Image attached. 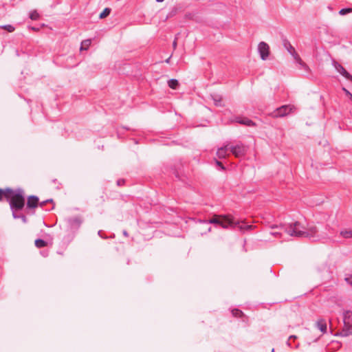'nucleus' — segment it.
Returning <instances> with one entry per match:
<instances>
[{"label": "nucleus", "instance_id": "obj_1", "mask_svg": "<svg viewBox=\"0 0 352 352\" xmlns=\"http://www.w3.org/2000/svg\"><path fill=\"white\" fill-rule=\"evenodd\" d=\"M272 228H278L280 230V232H271L272 235H280L281 236L283 232L287 233L290 236L296 237H308L309 239H315L318 237V229L316 226H310L307 230H302V226L300 223L296 221L294 223L280 225V226H272Z\"/></svg>", "mask_w": 352, "mask_h": 352}, {"label": "nucleus", "instance_id": "obj_2", "mask_svg": "<svg viewBox=\"0 0 352 352\" xmlns=\"http://www.w3.org/2000/svg\"><path fill=\"white\" fill-rule=\"evenodd\" d=\"M7 191L10 193V208L12 211L19 210L23 208L25 204V199L23 197V191L21 189H18L16 191L8 188Z\"/></svg>", "mask_w": 352, "mask_h": 352}, {"label": "nucleus", "instance_id": "obj_3", "mask_svg": "<svg viewBox=\"0 0 352 352\" xmlns=\"http://www.w3.org/2000/svg\"><path fill=\"white\" fill-rule=\"evenodd\" d=\"M201 222L206 223L217 224V225L221 226L223 228H228L230 227L234 228L237 224L229 216H221V215H214L213 217L211 218L210 219H209L208 221L204 220V221H201Z\"/></svg>", "mask_w": 352, "mask_h": 352}, {"label": "nucleus", "instance_id": "obj_4", "mask_svg": "<svg viewBox=\"0 0 352 352\" xmlns=\"http://www.w3.org/2000/svg\"><path fill=\"white\" fill-rule=\"evenodd\" d=\"M344 328L341 332L343 336H352V312L346 311L344 314Z\"/></svg>", "mask_w": 352, "mask_h": 352}, {"label": "nucleus", "instance_id": "obj_5", "mask_svg": "<svg viewBox=\"0 0 352 352\" xmlns=\"http://www.w3.org/2000/svg\"><path fill=\"white\" fill-rule=\"evenodd\" d=\"M283 46L300 65L306 69H308V66L301 60L299 55L296 53L294 47L287 40L283 41Z\"/></svg>", "mask_w": 352, "mask_h": 352}, {"label": "nucleus", "instance_id": "obj_6", "mask_svg": "<svg viewBox=\"0 0 352 352\" xmlns=\"http://www.w3.org/2000/svg\"><path fill=\"white\" fill-rule=\"evenodd\" d=\"M292 109L293 107H292L291 105H283L280 107L277 108L270 115L272 118L284 117L288 115L290 112H292Z\"/></svg>", "mask_w": 352, "mask_h": 352}, {"label": "nucleus", "instance_id": "obj_7", "mask_svg": "<svg viewBox=\"0 0 352 352\" xmlns=\"http://www.w3.org/2000/svg\"><path fill=\"white\" fill-rule=\"evenodd\" d=\"M230 152L236 157H241L245 155L246 147L242 143H239L234 146H230Z\"/></svg>", "mask_w": 352, "mask_h": 352}, {"label": "nucleus", "instance_id": "obj_8", "mask_svg": "<svg viewBox=\"0 0 352 352\" xmlns=\"http://www.w3.org/2000/svg\"><path fill=\"white\" fill-rule=\"evenodd\" d=\"M258 51L262 60H265L268 58L270 47L266 43L263 41L259 43L258 45Z\"/></svg>", "mask_w": 352, "mask_h": 352}, {"label": "nucleus", "instance_id": "obj_9", "mask_svg": "<svg viewBox=\"0 0 352 352\" xmlns=\"http://www.w3.org/2000/svg\"><path fill=\"white\" fill-rule=\"evenodd\" d=\"M333 65L338 73L346 79L352 81V75H351L340 63L333 60Z\"/></svg>", "mask_w": 352, "mask_h": 352}, {"label": "nucleus", "instance_id": "obj_10", "mask_svg": "<svg viewBox=\"0 0 352 352\" xmlns=\"http://www.w3.org/2000/svg\"><path fill=\"white\" fill-rule=\"evenodd\" d=\"M230 150V147L228 144H226L223 146H221V148H219L217 151V156L219 159H223L226 158L228 155V151Z\"/></svg>", "mask_w": 352, "mask_h": 352}, {"label": "nucleus", "instance_id": "obj_11", "mask_svg": "<svg viewBox=\"0 0 352 352\" xmlns=\"http://www.w3.org/2000/svg\"><path fill=\"white\" fill-rule=\"evenodd\" d=\"M235 121L239 124L248 126H256L255 122H254L252 120L247 118H236Z\"/></svg>", "mask_w": 352, "mask_h": 352}, {"label": "nucleus", "instance_id": "obj_12", "mask_svg": "<svg viewBox=\"0 0 352 352\" xmlns=\"http://www.w3.org/2000/svg\"><path fill=\"white\" fill-rule=\"evenodd\" d=\"M38 205V198L36 196L31 195L28 197L27 207L29 208H35Z\"/></svg>", "mask_w": 352, "mask_h": 352}, {"label": "nucleus", "instance_id": "obj_13", "mask_svg": "<svg viewBox=\"0 0 352 352\" xmlns=\"http://www.w3.org/2000/svg\"><path fill=\"white\" fill-rule=\"evenodd\" d=\"M72 228L77 229L81 224V221L78 217L69 219L68 221Z\"/></svg>", "mask_w": 352, "mask_h": 352}, {"label": "nucleus", "instance_id": "obj_14", "mask_svg": "<svg viewBox=\"0 0 352 352\" xmlns=\"http://www.w3.org/2000/svg\"><path fill=\"white\" fill-rule=\"evenodd\" d=\"M316 326L318 329L322 333H325L327 331V324L324 320L320 319L316 322Z\"/></svg>", "mask_w": 352, "mask_h": 352}, {"label": "nucleus", "instance_id": "obj_15", "mask_svg": "<svg viewBox=\"0 0 352 352\" xmlns=\"http://www.w3.org/2000/svg\"><path fill=\"white\" fill-rule=\"evenodd\" d=\"M340 234L345 239L352 238V230H342L340 231Z\"/></svg>", "mask_w": 352, "mask_h": 352}, {"label": "nucleus", "instance_id": "obj_16", "mask_svg": "<svg viewBox=\"0 0 352 352\" xmlns=\"http://www.w3.org/2000/svg\"><path fill=\"white\" fill-rule=\"evenodd\" d=\"M214 102V104L216 106H219L221 107L222 105L221 102H222V98H221V96H219V95H217V94H214V95H212L211 96Z\"/></svg>", "mask_w": 352, "mask_h": 352}, {"label": "nucleus", "instance_id": "obj_17", "mask_svg": "<svg viewBox=\"0 0 352 352\" xmlns=\"http://www.w3.org/2000/svg\"><path fill=\"white\" fill-rule=\"evenodd\" d=\"M168 85L171 89H177L179 82L176 79H170L168 81Z\"/></svg>", "mask_w": 352, "mask_h": 352}, {"label": "nucleus", "instance_id": "obj_18", "mask_svg": "<svg viewBox=\"0 0 352 352\" xmlns=\"http://www.w3.org/2000/svg\"><path fill=\"white\" fill-rule=\"evenodd\" d=\"M34 243H35L36 247L38 248H43L45 246H46V245H47V242L41 239H36Z\"/></svg>", "mask_w": 352, "mask_h": 352}, {"label": "nucleus", "instance_id": "obj_19", "mask_svg": "<svg viewBox=\"0 0 352 352\" xmlns=\"http://www.w3.org/2000/svg\"><path fill=\"white\" fill-rule=\"evenodd\" d=\"M90 44H91V40L90 39H87V40L83 41L81 43L80 50H87L89 47Z\"/></svg>", "mask_w": 352, "mask_h": 352}, {"label": "nucleus", "instance_id": "obj_20", "mask_svg": "<svg viewBox=\"0 0 352 352\" xmlns=\"http://www.w3.org/2000/svg\"><path fill=\"white\" fill-rule=\"evenodd\" d=\"M111 12V9L106 8L100 14V19H103L107 16Z\"/></svg>", "mask_w": 352, "mask_h": 352}, {"label": "nucleus", "instance_id": "obj_21", "mask_svg": "<svg viewBox=\"0 0 352 352\" xmlns=\"http://www.w3.org/2000/svg\"><path fill=\"white\" fill-rule=\"evenodd\" d=\"M30 18L32 20H37L39 18V14L36 10H33L30 14Z\"/></svg>", "mask_w": 352, "mask_h": 352}, {"label": "nucleus", "instance_id": "obj_22", "mask_svg": "<svg viewBox=\"0 0 352 352\" xmlns=\"http://www.w3.org/2000/svg\"><path fill=\"white\" fill-rule=\"evenodd\" d=\"M1 28L6 30L9 32H12L15 30L14 28L11 25H2V26H1Z\"/></svg>", "mask_w": 352, "mask_h": 352}, {"label": "nucleus", "instance_id": "obj_23", "mask_svg": "<svg viewBox=\"0 0 352 352\" xmlns=\"http://www.w3.org/2000/svg\"><path fill=\"white\" fill-rule=\"evenodd\" d=\"M3 195L6 196L8 199L10 197V193L7 191V189L6 190H3L0 188V200L2 199Z\"/></svg>", "mask_w": 352, "mask_h": 352}, {"label": "nucleus", "instance_id": "obj_24", "mask_svg": "<svg viewBox=\"0 0 352 352\" xmlns=\"http://www.w3.org/2000/svg\"><path fill=\"white\" fill-rule=\"evenodd\" d=\"M232 314L233 316L236 317H241L243 315V312L237 309H234L232 311Z\"/></svg>", "mask_w": 352, "mask_h": 352}, {"label": "nucleus", "instance_id": "obj_25", "mask_svg": "<svg viewBox=\"0 0 352 352\" xmlns=\"http://www.w3.org/2000/svg\"><path fill=\"white\" fill-rule=\"evenodd\" d=\"M352 12V9L351 8H343V9H341L340 11H339V14L340 15H344V14H346L349 12Z\"/></svg>", "mask_w": 352, "mask_h": 352}, {"label": "nucleus", "instance_id": "obj_26", "mask_svg": "<svg viewBox=\"0 0 352 352\" xmlns=\"http://www.w3.org/2000/svg\"><path fill=\"white\" fill-rule=\"evenodd\" d=\"M344 280L347 283V284H349V285H351L352 287V275H351L348 277H346L344 278Z\"/></svg>", "mask_w": 352, "mask_h": 352}, {"label": "nucleus", "instance_id": "obj_27", "mask_svg": "<svg viewBox=\"0 0 352 352\" xmlns=\"http://www.w3.org/2000/svg\"><path fill=\"white\" fill-rule=\"evenodd\" d=\"M342 90L344 91V93L346 94V95L350 98V99H352V94L351 93L348 91L346 88L343 87L342 88Z\"/></svg>", "mask_w": 352, "mask_h": 352}, {"label": "nucleus", "instance_id": "obj_28", "mask_svg": "<svg viewBox=\"0 0 352 352\" xmlns=\"http://www.w3.org/2000/svg\"><path fill=\"white\" fill-rule=\"evenodd\" d=\"M50 201L52 202V199H47V200L43 201L41 202L39 204V205L41 207H43L46 203L50 202Z\"/></svg>", "mask_w": 352, "mask_h": 352}, {"label": "nucleus", "instance_id": "obj_29", "mask_svg": "<svg viewBox=\"0 0 352 352\" xmlns=\"http://www.w3.org/2000/svg\"><path fill=\"white\" fill-rule=\"evenodd\" d=\"M216 164L217 166H220L222 170L225 169V167L223 166V165L222 164V163L221 162L216 160Z\"/></svg>", "mask_w": 352, "mask_h": 352}, {"label": "nucleus", "instance_id": "obj_30", "mask_svg": "<svg viewBox=\"0 0 352 352\" xmlns=\"http://www.w3.org/2000/svg\"><path fill=\"white\" fill-rule=\"evenodd\" d=\"M16 210L12 211V216L14 219H18L20 217V215H17L15 212Z\"/></svg>", "mask_w": 352, "mask_h": 352}, {"label": "nucleus", "instance_id": "obj_31", "mask_svg": "<svg viewBox=\"0 0 352 352\" xmlns=\"http://www.w3.org/2000/svg\"><path fill=\"white\" fill-rule=\"evenodd\" d=\"M19 218H21L24 223L26 222V217L24 215H20Z\"/></svg>", "mask_w": 352, "mask_h": 352}, {"label": "nucleus", "instance_id": "obj_32", "mask_svg": "<svg viewBox=\"0 0 352 352\" xmlns=\"http://www.w3.org/2000/svg\"><path fill=\"white\" fill-rule=\"evenodd\" d=\"M173 47L174 49H176V47H177V41H176V38L175 39V41L173 43Z\"/></svg>", "mask_w": 352, "mask_h": 352}, {"label": "nucleus", "instance_id": "obj_33", "mask_svg": "<svg viewBox=\"0 0 352 352\" xmlns=\"http://www.w3.org/2000/svg\"><path fill=\"white\" fill-rule=\"evenodd\" d=\"M123 182H124V180H122V181L121 180H118L117 182L118 186L121 185V184L123 183Z\"/></svg>", "mask_w": 352, "mask_h": 352}, {"label": "nucleus", "instance_id": "obj_34", "mask_svg": "<svg viewBox=\"0 0 352 352\" xmlns=\"http://www.w3.org/2000/svg\"><path fill=\"white\" fill-rule=\"evenodd\" d=\"M123 234L125 236H128V233L126 230H124L123 231Z\"/></svg>", "mask_w": 352, "mask_h": 352}, {"label": "nucleus", "instance_id": "obj_35", "mask_svg": "<svg viewBox=\"0 0 352 352\" xmlns=\"http://www.w3.org/2000/svg\"><path fill=\"white\" fill-rule=\"evenodd\" d=\"M170 57L168 58L166 60V63H169V61H170Z\"/></svg>", "mask_w": 352, "mask_h": 352}, {"label": "nucleus", "instance_id": "obj_36", "mask_svg": "<svg viewBox=\"0 0 352 352\" xmlns=\"http://www.w3.org/2000/svg\"><path fill=\"white\" fill-rule=\"evenodd\" d=\"M290 338H296V336H291L289 337V339H290Z\"/></svg>", "mask_w": 352, "mask_h": 352}, {"label": "nucleus", "instance_id": "obj_37", "mask_svg": "<svg viewBox=\"0 0 352 352\" xmlns=\"http://www.w3.org/2000/svg\"><path fill=\"white\" fill-rule=\"evenodd\" d=\"M164 0H156L157 2H162L164 1Z\"/></svg>", "mask_w": 352, "mask_h": 352}, {"label": "nucleus", "instance_id": "obj_38", "mask_svg": "<svg viewBox=\"0 0 352 352\" xmlns=\"http://www.w3.org/2000/svg\"><path fill=\"white\" fill-rule=\"evenodd\" d=\"M210 230H211V228H210V227H209V228H208V232H210Z\"/></svg>", "mask_w": 352, "mask_h": 352}, {"label": "nucleus", "instance_id": "obj_39", "mask_svg": "<svg viewBox=\"0 0 352 352\" xmlns=\"http://www.w3.org/2000/svg\"><path fill=\"white\" fill-rule=\"evenodd\" d=\"M287 344L288 346H290V343H289V341H287Z\"/></svg>", "mask_w": 352, "mask_h": 352}]
</instances>
